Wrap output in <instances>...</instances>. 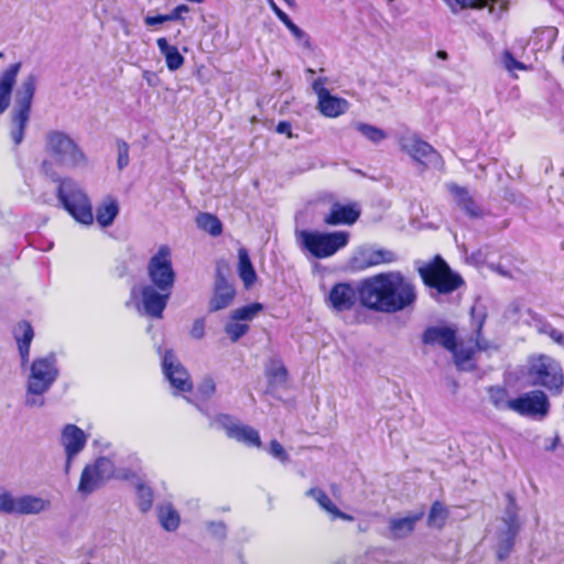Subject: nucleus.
I'll return each instance as SVG.
<instances>
[{"label":"nucleus","mask_w":564,"mask_h":564,"mask_svg":"<svg viewBox=\"0 0 564 564\" xmlns=\"http://www.w3.org/2000/svg\"><path fill=\"white\" fill-rule=\"evenodd\" d=\"M306 73H307V74L313 75L315 72H314V69H312V68H307V69H306Z\"/></svg>","instance_id":"nucleus-62"},{"label":"nucleus","mask_w":564,"mask_h":564,"mask_svg":"<svg viewBox=\"0 0 564 564\" xmlns=\"http://www.w3.org/2000/svg\"><path fill=\"white\" fill-rule=\"evenodd\" d=\"M486 315L481 314L477 324V330H476V345L479 350H487L489 348L488 341L482 338L481 336V329L485 323Z\"/></svg>","instance_id":"nucleus-48"},{"label":"nucleus","mask_w":564,"mask_h":564,"mask_svg":"<svg viewBox=\"0 0 564 564\" xmlns=\"http://www.w3.org/2000/svg\"><path fill=\"white\" fill-rule=\"evenodd\" d=\"M21 69V63L11 64L0 74V115L10 106L13 86Z\"/></svg>","instance_id":"nucleus-22"},{"label":"nucleus","mask_w":564,"mask_h":564,"mask_svg":"<svg viewBox=\"0 0 564 564\" xmlns=\"http://www.w3.org/2000/svg\"><path fill=\"white\" fill-rule=\"evenodd\" d=\"M437 56H438L440 58H446L447 53H446L445 51H438V52H437Z\"/></svg>","instance_id":"nucleus-60"},{"label":"nucleus","mask_w":564,"mask_h":564,"mask_svg":"<svg viewBox=\"0 0 564 564\" xmlns=\"http://www.w3.org/2000/svg\"><path fill=\"white\" fill-rule=\"evenodd\" d=\"M357 130L368 140L371 142L378 144L384 139H387V133L380 128H377L375 126L368 124V123H358Z\"/></svg>","instance_id":"nucleus-41"},{"label":"nucleus","mask_w":564,"mask_h":564,"mask_svg":"<svg viewBox=\"0 0 564 564\" xmlns=\"http://www.w3.org/2000/svg\"><path fill=\"white\" fill-rule=\"evenodd\" d=\"M528 376L533 386L545 388L552 395H560L564 387L561 364L549 355L541 354L530 359Z\"/></svg>","instance_id":"nucleus-3"},{"label":"nucleus","mask_w":564,"mask_h":564,"mask_svg":"<svg viewBox=\"0 0 564 564\" xmlns=\"http://www.w3.org/2000/svg\"><path fill=\"white\" fill-rule=\"evenodd\" d=\"M119 205L113 198L107 197L97 207L96 220L101 227H109L118 216Z\"/></svg>","instance_id":"nucleus-33"},{"label":"nucleus","mask_w":564,"mask_h":564,"mask_svg":"<svg viewBox=\"0 0 564 564\" xmlns=\"http://www.w3.org/2000/svg\"><path fill=\"white\" fill-rule=\"evenodd\" d=\"M539 333L547 335L554 343L564 348V334L554 328L550 323H542L539 326Z\"/></svg>","instance_id":"nucleus-44"},{"label":"nucleus","mask_w":564,"mask_h":564,"mask_svg":"<svg viewBox=\"0 0 564 564\" xmlns=\"http://www.w3.org/2000/svg\"><path fill=\"white\" fill-rule=\"evenodd\" d=\"M45 150L55 163L62 166L78 167L87 163L86 155L76 141L59 130L46 133Z\"/></svg>","instance_id":"nucleus-5"},{"label":"nucleus","mask_w":564,"mask_h":564,"mask_svg":"<svg viewBox=\"0 0 564 564\" xmlns=\"http://www.w3.org/2000/svg\"><path fill=\"white\" fill-rule=\"evenodd\" d=\"M172 291H162L154 285L147 284L141 288L142 306L149 316L162 317Z\"/></svg>","instance_id":"nucleus-16"},{"label":"nucleus","mask_w":564,"mask_h":564,"mask_svg":"<svg viewBox=\"0 0 564 564\" xmlns=\"http://www.w3.org/2000/svg\"><path fill=\"white\" fill-rule=\"evenodd\" d=\"M448 350L453 354L454 362L459 370L468 371L474 368L471 362L474 350L471 348L457 347L455 343V347Z\"/></svg>","instance_id":"nucleus-37"},{"label":"nucleus","mask_w":564,"mask_h":564,"mask_svg":"<svg viewBox=\"0 0 564 564\" xmlns=\"http://www.w3.org/2000/svg\"><path fill=\"white\" fill-rule=\"evenodd\" d=\"M290 7L294 4V0H284Z\"/></svg>","instance_id":"nucleus-61"},{"label":"nucleus","mask_w":564,"mask_h":564,"mask_svg":"<svg viewBox=\"0 0 564 564\" xmlns=\"http://www.w3.org/2000/svg\"><path fill=\"white\" fill-rule=\"evenodd\" d=\"M424 511L409 514L403 518H392L389 521V531L391 539H404L409 536L415 528V524L423 518Z\"/></svg>","instance_id":"nucleus-25"},{"label":"nucleus","mask_w":564,"mask_h":564,"mask_svg":"<svg viewBox=\"0 0 564 564\" xmlns=\"http://www.w3.org/2000/svg\"><path fill=\"white\" fill-rule=\"evenodd\" d=\"M207 528L210 533L219 539L226 536V525L224 522H208Z\"/></svg>","instance_id":"nucleus-52"},{"label":"nucleus","mask_w":564,"mask_h":564,"mask_svg":"<svg viewBox=\"0 0 564 564\" xmlns=\"http://www.w3.org/2000/svg\"><path fill=\"white\" fill-rule=\"evenodd\" d=\"M415 300L414 285L400 272L380 273L358 284L360 305L373 312L397 313Z\"/></svg>","instance_id":"nucleus-1"},{"label":"nucleus","mask_w":564,"mask_h":564,"mask_svg":"<svg viewBox=\"0 0 564 564\" xmlns=\"http://www.w3.org/2000/svg\"><path fill=\"white\" fill-rule=\"evenodd\" d=\"M262 310V304L253 303L250 305H246L239 308H236L231 312L230 318L232 321H251L257 314Z\"/></svg>","instance_id":"nucleus-39"},{"label":"nucleus","mask_w":564,"mask_h":564,"mask_svg":"<svg viewBox=\"0 0 564 564\" xmlns=\"http://www.w3.org/2000/svg\"><path fill=\"white\" fill-rule=\"evenodd\" d=\"M487 394L491 405L498 411H512L514 398H510L506 388L500 386H490L487 388Z\"/></svg>","instance_id":"nucleus-31"},{"label":"nucleus","mask_w":564,"mask_h":564,"mask_svg":"<svg viewBox=\"0 0 564 564\" xmlns=\"http://www.w3.org/2000/svg\"><path fill=\"white\" fill-rule=\"evenodd\" d=\"M158 516L161 525L166 531H175L178 528L180 516L170 503L160 506L158 508Z\"/></svg>","instance_id":"nucleus-35"},{"label":"nucleus","mask_w":564,"mask_h":564,"mask_svg":"<svg viewBox=\"0 0 564 564\" xmlns=\"http://www.w3.org/2000/svg\"><path fill=\"white\" fill-rule=\"evenodd\" d=\"M401 150L410 155L412 160L421 164L424 169L442 164L438 152L426 141L422 140L417 133L405 132L399 138Z\"/></svg>","instance_id":"nucleus-11"},{"label":"nucleus","mask_w":564,"mask_h":564,"mask_svg":"<svg viewBox=\"0 0 564 564\" xmlns=\"http://www.w3.org/2000/svg\"><path fill=\"white\" fill-rule=\"evenodd\" d=\"M215 390H216V384H215V381L210 377L204 378L198 386V392L205 399L212 397L214 394Z\"/></svg>","instance_id":"nucleus-47"},{"label":"nucleus","mask_w":564,"mask_h":564,"mask_svg":"<svg viewBox=\"0 0 564 564\" xmlns=\"http://www.w3.org/2000/svg\"><path fill=\"white\" fill-rule=\"evenodd\" d=\"M137 497H138V507L141 512L145 513L152 508L153 503V491L152 489L144 485H137Z\"/></svg>","instance_id":"nucleus-40"},{"label":"nucleus","mask_w":564,"mask_h":564,"mask_svg":"<svg viewBox=\"0 0 564 564\" xmlns=\"http://www.w3.org/2000/svg\"><path fill=\"white\" fill-rule=\"evenodd\" d=\"M87 442V436L83 430L74 424H67L62 432L61 443L66 453L65 471L68 473L73 458L79 454Z\"/></svg>","instance_id":"nucleus-17"},{"label":"nucleus","mask_w":564,"mask_h":564,"mask_svg":"<svg viewBox=\"0 0 564 564\" xmlns=\"http://www.w3.org/2000/svg\"><path fill=\"white\" fill-rule=\"evenodd\" d=\"M271 9L276 14V17L280 19L281 22L289 29V31L292 33V35L295 37V40L305 48H311V40L310 36L300 29L293 21L289 18V15L282 11L276 3L273 0H268Z\"/></svg>","instance_id":"nucleus-28"},{"label":"nucleus","mask_w":564,"mask_h":564,"mask_svg":"<svg viewBox=\"0 0 564 564\" xmlns=\"http://www.w3.org/2000/svg\"><path fill=\"white\" fill-rule=\"evenodd\" d=\"M17 498L10 492L0 494V512L12 514L17 510Z\"/></svg>","instance_id":"nucleus-45"},{"label":"nucleus","mask_w":564,"mask_h":564,"mask_svg":"<svg viewBox=\"0 0 564 564\" xmlns=\"http://www.w3.org/2000/svg\"><path fill=\"white\" fill-rule=\"evenodd\" d=\"M196 225L198 228L214 237H217L223 232L221 221L218 219L217 216L212 215L209 213L198 214L196 217Z\"/></svg>","instance_id":"nucleus-36"},{"label":"nucleus","mask_w":564,"mask_h":564,"mask_svg":"<svg viewBox=\"0 0 564 564\" xmlns=\"http://www.w3.org/2000/svg\"><path fill=\"white\" fill-rule=\"evenodd\" d=\"M327 79L319 77L313 82L312 88L318 97V100L326 96L329 91L325 88Z\"/></svg>","instance_id":"nucleus-53"},{"label":"nucleus","mask_w":564,"mask_h":564,"mask_svg":"<svg viewBox=\"0 0 564 564\" xmlns=\"http://www.w3.org/2000/svg\"><path fill=\"white\" fill-rule=\"evenodd\" d=\"M2 56H3V54H2V53H0V58H1Z\"/></svg>","instance_id":"nucleus-63"},{"label":"nucleus","mask_w":564,"mask_h":564,"mask_svg":"<svg viewBox=\"0 0 564 564\" xmlns=\"http://www.w3.org/2000/svg\"><path fill=\"white\" fill-rule=\"evenodd\" d=\"M57 198L78 223L84 225L93 224L94 215L90 199L74 180L64 178L59 181Z\"/></svg>","instance_id":"nucleus-6"},{"label":"nucleus","mask_w":564,"mask_h":564,"mask_svg":"<svg viewBox=\"0 0 564 564\" xmlns=\"http://www.w3.org/2000/svg\"><path fill=\"white\" fill-rule=\"evenodd\" d=\"M156 45L160 50V53L165 57L166 67L171 72L177 70L183 66L184 57L176 46L169 44L165 37L158 39Z\"/></svg>","instance_id":"nucleus-30"},{"label":"nucleus","mask_w":564,"mask_h":564,"mask_svg":"<svg viewBox=\"0 0 564 564\" xmlns=\"http://www.w3.org/2000/svg\"><path fill=\"white\" fill-rule=\"evenodd\" d=\"M271 375L278 378L280 381H284L286 378V369L283 366H279L272 371Z\"/></svg>","instance_id":"nucleus-58"},{"label":"nucleus","mask_w":564,"mask_h":564,"mask_svg":"<svg viewBox=\"0 0 564 564\" xmlns=\"http://www.w3.org/2000/svg\"><path fill=\"white\" fill-rule=\"evenodd\" d=\"M15 507L18 514H36L45 509L46 502L42 498L25 495L17 498Z\"/></svg>","instance_id":"nucleus-34"},{"label":"nucleus","mask_w":564,"mask_h":564,"mask_svg":"<svg viewBox=\"0 0 564 564\" xmlns=\"http://www.w3.org/2000/svg\"><path fill=\"white\" fill-rule=\"evenodd\" d=\"M189 11L188 6L180 4L175 7L170 13L166 14L169 22L182 20V14L187 13Z\"/></svg>","instance_id":"nucleus-54"},{"label":"nucleus","mask_w":564,"mask_h":564,"mask_svg":"<svg viewBox=\"0 0 564 564\" xmlns=\"http://www.w3.org/2000/svg\"><path fill=\"white\" fill-rule=\"evenodd\" d=\"M502 62H503V65L505 67L508 69V70H513V69H522L524 68L523 64L518 62L513 55L506 51L502 55Z\"/></svg>","instance_id":"nucleus-49"},{"label":"nucleus","mask_w":564,"mask_h":564,"mask_svg":"<svg viewBox=\"0 0 564 564\" xmlns=\"http://www.w3.org/2000/svg\"><path fill=\"white\" fill-rule=\"evenodd\" d=\"M296 238L302 249L308 251L314 258L325 259L347 246L349 232L301 230L296 232Z\"/></svg>","instance_id":"nucleus-4"},{"label":"nucleus","mask_w":564,"mask_h":564,"mask_svg":"<svg viewBox=\"0 0 564 564\" xmlns=\"http://www.w3.org/2000/svg\"><path fill=\"white\" fill-rule=\"evenodd\" d=\"M148 275L151 285L162 291H172L175 272L172 265L171 250L167 246H161L158 252L151 257L148 263Z\"/></svg>","instance_id":"nucleus-10"},{"label":"nucleus","mask_w":564,"mask_h":564,"mask_svg":"<svg viewBox=\"0 0 564 564\" xmlns=\"http://www.w3.org/2000/svg\"><path fill=\"white\" fill-rule=\"evenodd\" d=\"M422 341L424 345H440L447 350L453 349L456 341V332L446 326H431L424 330Z\"/></svg>","instance_id":"nucleus-21"},{"label":"nucleus","mask_w":564,"mask_h":564,"mask_svg":"<svg viewBox=\"0 0 564 564\" xmlns=\"http://www.w3.org/2000/svg\"><path fill=\"white\" fill-rule=\"evenodd\" d=\"M348 108L347 100L332 96L329 93L318 100V109L326 117H338Z\"/></svg>","instance_id":"nucleus-32"},{"label":"nucleus","mask_w":564,"mask_h":564,"mask_svg":"<svg viewBox=\"0 0 564 564\" xmlns=\"http://www.w3.org/2000/svg\"><path fill=\"white\" fill-rule=\"evenodd\" d=\"M56 362V356L53 352L32 361L26 383L29 393L44 394L51 389L59 376Z\"/></svg>","instance_id":"nucleus-8"},{"label":"nucleus","mask_w":564,"mask_h":564,"mask_svg":"<svg viewBox=\"0 0 564 564\" xmlns=\"http://www.w3.org/2000/svg\"><path fill=\"white\" fill-rule=\"evenodd\" d=\"M448 518L447 508L440 501L433 502L427 516V525L430 528L442 529Z\"/></svg>","instance_id":"nucleus-38"},{"label":"nucleus","mask_w":564,"mask_h":564,"mask_svg":"<svg viewBox=\"0 0 564 564\" xmlns=\"http://www.w3.org/2000/svg\"><path fill=\"white\" fill-rule=\"evenodd\" d=\"M395 259L393 252L383 249L361 248L350 259L354 270H364L381 263H391Z\"/></svg>","instance_id":"nucleus-18"},{"label":"nucleus","mask_w":564,"mask_h":564,"mask_svg":"<svg viewBox=\"0 0 564 564\" xmlns=\"http://www.w3.org/2000/svg\"><path fill=\"white\" fill-rule=\"evenodd\" d=\"M239 278L242 280L246 289H250L256 280L257 273L253 268V264L250 260L248 250L246 248H240L238 250V268H237Z\"/></svg>","instance_id":"nucleus-29"},{"label":"nucleus","mask_w":564,"mask_h":564,"mask_svg":"<svg viewBox=\"0 0 564 564\" xmlns=\"http://www.w3.org/2000/svg\"><path fill=\"white\" fill-rule=\"evenodd\" d=\"M270 454L281 462L288 460V454L283 446L275 440L270 443Z\"/></svg>","instance_id":"nucleus-50"},{"label":"nucleus","mask_w":564,"mask_h":564,"mask_svg":"<svg viewBox=\"0 0 564 564\" xmlns=\"http://www.w3.org/2000/svg\"><path fill=\"white\" fill-rule=\"evenodd\" d=\"M117 150H118V169L123 170L129 164V144L123 140L117 141Z\"/></svg>","instance_id":"nucleus-46"},{"label":"nucleus","mask_w":564,"mask_h":564,"mask_svg":"<svg viewBox=\"0 0 564 564\" xmlns=\"http://www.w3.org/2000/svg\"><path fill=\"white\" fill-rule=\"evenodd\" d=\"M248 330V324L238 323V321L232 319L225 326V332L232 343L238 341Z\"/></svg>","instance_id":"nucleus-43"},{"label":"nucleus","mask_w":564,"mask_h":564,"mask_svg":"<svg viewBox=\"0 0 564 564\" xmlns=\"http://www.w3.org/2000/svg\"><path fill=\"white\" fill-rule=\"evenodd\" d=\"M13 337L18 344L21 365L25 366L30 358V347L34 338V330L26 321L19 322L13 328Z\"/></svg>","instance_id":"nucleus-23"},{"label":"nucleus","mask_w":564,"mask_h":564,"mask_svg":"<svg viewBox=\"0 0 564 564\" xmlns=\"http://www.w3.org/2000/svg\"><path fill=\"white\" fill-rule=\"evenodd\" d=\"M307 495L312 497L322 509H324L326 512L333 516L337 507L332 502V500L324 490L319 488H311L307 491Z\"/></svg>","instance_id":"nucleus-42"},{"label":"nucleus","mask_w":564,"mask_h":564,"mask_svg":"<svg viewBox=\"0 0 564 564\" xmlns=\"http://www.w3.org/2000/svg\"><path fill=\"white\" fill-rule=\"evenodd\" d=\"M25 405H28L30 408L43 406L44 405L43 394H33V393H29L26 391Z\"/></svg>","instance_id":"nucleus-55"},{"label":"nucleus","mask_w":564,"mask_h":564,"mask_svg":"<svg viewBox=\"0 0 564 564\" xmlns=\"http://www.w3.org/2000/svg\"><path fill=\"white\" fill-rule=\"evenodd\" d=\"M357 300L358 288L354 289L349 283L335 284L328 294V301L332 307L337 312L351 310Z\"/></svg>","instance_id":"nucleus-19"},{"label":"nucleus","mask_w":564,"mask_h":564,"mask_svg":"<svg viewBox=\"0 0 564 564\" xmlns=\"http://www.w3.org/2000/svg\"><path fill=\"white\" fill-rule=\"evenodd\" d=\"M447 4L452 8L453 12H457V6L460 9L464 8H474V9H482L485 7L489 8V12L491 13H501L507 9L508 0H445Z\"/></svg>","instance_id":"nucleus-26"},{"label":"nucleus","mask_w":564,"mask_h":564,"mask_svg":"<svg viewBox=\"0 0 564 564\" xmlns=\"http://www.w3.org/2000/svg\"><path fill=\"white\" fill-rule=\"evenodd\" d=\"M512 412L529 419L543 420L550 412V401L542 390H531L514 398Z\"/></svg>","instance_id":"nucleus-12"},{"label":"nucleus","mask_w":564,"mask_h":564,"mask_svg":"<svg viewBox=\"0 0 564 564\" xmlns=\"http://www.w3.org/2000/svg\"><path fill=\"white\" fill-rule=\"evenodd\" d=\"M37 82L39 77L35 74H28L15 90L14 106L10 113V135L15 145L21 144L24 139Z\"/></svg>","instance_id":"nucleus-2"},{"label":"nucleus","mask_w":564,"mask_h":564,"mask_svg":"<svg viewBox=\"0 0 564 564\" xmlns=\"http://www.w3.org/2000/svg\"><path fill=\"white\" fill-rule=\"evenodd\" d=\"M333 519H336V518H339V519H343L345 521H352L354 520V517L350 516V514H347L343 511H340L338 508H336L335 512L333 513Z\"/></svg>","instance_id":"nucleus-59"},{"label":"nucleus","mask_w":564,"mask_h":564,"mask_svg":"<svg viewBox=\"0 0 564 564\" xmlns=\"http://www.w3.org/2000/svg\"><path fill=\"white\" fill-rule=\"evenodd\" d=\"M164 22H169L166 14H159L155 17L147 15L144 18V24L147 26H155Z\"/></svg>","instance_id":"nucleus-56"},{"label":"nucleus","mask_w":564,"mask_h":564,"mask_svg":"<svg viewBox=\"0 0 564 564\" xmlns=\"http://www.w3.org/2000/svg\"><path fill=\"white\" fill-rule=\"evenodd\" d=\"M162 368L166 379L170 381L173 388L183 392L192 390L193 383L191 381L189 373L177 360L173 350H165L162 360Z\"/></svg>","instance_id":"nucleus-14"},{"label":"nucleus","mask_w":564,"mask_h":564,"mask_svg":"<svg viewBox=\"0 0 564 564\" xmlns=\"http://www.w3.org/2000/svg\"><path fill=\"white\" fill-rule=\"evenodd\" d=\"M360 216L356 205H341L334 203L329 213L324 217V223L329 226L352 225Z\"/></svg>","instance_id":"nucleus-20"},{"label":"nucleus","mask_w":564,"mask_h":564,"mask_svg":"<svg viewBox=\"0 0 564 564\" xmlns=\"http://www.w3.org/2000/svg\"><path fill=\"white\" fill-rule=\"evenodd\" d=\"M447 187L457 206L462 208L467 216L471 218H479L482 216L481 208L474 200L466 187L454 183L449 184Z\"/></svg>","instance_id":"nucleus-24"},{"label":"nucleus","mask_w":564,"mask_h":564,"mask_svg":"<svg viewBox=\"0 0 564 564\" xmlns=\"http://www.w3.org/2000/svg\"><path fill=\"white\" fill-rule=\"evenodd\" d=\"M113 473V465L107 457H99L94 464L87 465L82 471L78 491L87 496L97 490Z\"/></svg>","instance_id":"nucleus-13"},{"label":"nucleus","mask_w":564,"mask_h":564,"mask_svg":"<svg viewBox=\"0 0 564 564\" xmlns=\"http://www.w3.org/2000/svg\"><path fill=\"white\" fill-rule=\"evenodd\" d=\"M225 427L226 433L230 438H235L238 442H242L249 446L259 447L261 445V440L258 431H256L253 427L249 425L230 424L226 425Z\"/></svg>","instance_id":"nucleus-27"},{"label":"nucleus","mask_w":564,"mask_h":564,"mask_svg":"<svg viewBox=\"0 0 564 564\" xmlns=\"http://www.w3.org/2000/svg\"><path fill=\"white\" fill-rule=\"evenodd\" d=\"M236 295L235 288L225 276L224 268L217 264L214 293L209 301V311L217 312L228 307Z\"/></svg>","instance_id":"nucleus-15"},{"label":"nucleus","mask_w":564,"mask_h":564,"mask_svg":"<svg viewBox=\"0 0 564 564\" xmlns=\"http://www.w3.org/2000/svg\"><path fill=\"white\" fill-rule=\"evenodd\" d=\"M419 273L425 285L435 289L441 294L452 293L463 284L462 276L454 273L440 256L421 267Z\"/></svg>","instance_id":"nucleus-7"},{"label":"nucleus","mask_w":564,"mask_h":564,"mask_svg":"<svg viewBox=\"0 0 564 564\" xmlns=\"http://www.w3.org/2000/svg\"><path fill=\"white\" fill-rule=\"evenodd\" d=\"M189 334L194 339H200L204 337L205 322L203 318H198L193 323Z\"/></svg>","instance_id":"nucleus-51"},{"label":"nucleus","mask_w":564,"mask_h":564,"mask_svg":"<svg viewBox=\"0 0 564 564\" xmlns=\"http://www.w3.org/2000/svg\"><path fill=\"white\" fill-rule=\"evenodd\" d=\"M506 498L508 505L506 506L502 518L503 528L498 533L496 545V556L499 561H505L510 555L520 530L516 500L510 492L506 495Z\"/></svg>","instance_id":"nucleus-9"},{"label":"nucleus","mask_w":564,"mask_h":564,"mask_svg":"<svg viewBox=\"0 0 564 564\" xmlns=\"http://www.w3.org/2000/svg\"><path fill=\"white\" fill-rule=\"evenodd\" d=\"M275 131L281 134H286L288 138H292L291 123L288 121H280L275 128Z\"/></svg>","instance_id":"nucleus-57"}]
</instances>
